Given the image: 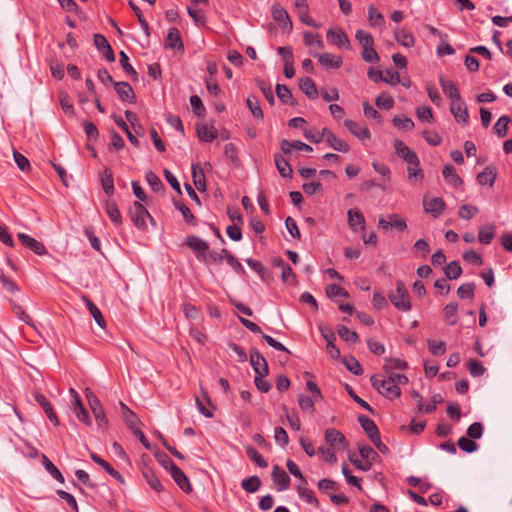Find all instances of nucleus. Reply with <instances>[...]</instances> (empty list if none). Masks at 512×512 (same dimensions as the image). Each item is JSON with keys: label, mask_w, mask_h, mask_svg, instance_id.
<instances>
[{"label": "nucleus", "mask_w": 512, "mask_h": 512, "mask_svg": "<svg viewBox=\"0 0 512 512\" xmlns=\"http://www.w3.org/2000/svg\"><path fill=\"white\" fill-rule=\"evenodd\" d=\"M475 284L465 283L457 289V295L462 299H472L474 297Z\"/></svg>", "instance_id": "0e129e2a"}, {"label": "nucleus", "mask_w": 512, "mask_h": 512, "mask_svg": "<svg viewBox=\"0 0 512 512\" xmlns=\"http://www.w3.org/2000/svg\"><path fill=\"white\" fill-rule=\"evenodd\" d=\"M196 131L199 140L202 142H212L217 137V130L213 126L198 124Z\"/></svg>", "instance_id": "cd10ccee"}, {"label": "nucleus", "mask_w": 512, "mask_h": 512, "mask_svg": "<svg viewBox=\"0 0 512 512\" xmlns=\"http://www.w3.org/2000/svg\"><path fill=\"white\" fill-rule=\"evenodd\" d=\"M368 19L373 27H381L385 23L383 15L374 6L368 8Z\"/></svg>", "instance_id": "3c124183"}, {"label": "nucleus", "mask_w": 512, "mask_h": 512, "mask_svg": "<svg viewBox=\"0 0 512 512\" xmlns=\"http://www.w3.org/2000/svg\"><path fill=\"white\" fill-rule=\"evenodd\" d=\"M271 476L278 491H284L288 489L291 479L289 475L280 466H273Z\"/></svg>", "instance_id": "f8f14e48"}, {"label": "nucleus", "mask_w": 512, "mask_h": 512, "mask_svg": "<svg viewBox=\"0 0 512 512\" xmlns=\"http://www.w3.org/2000/svg\"><path fill=\"white\" fill-rule=\"evenodd\" d=\"M462 274V268L457 261L450 262L445 268V275L448 279H457Z\"/></svg>", "instance_id": "13d9d810"}, {"label": "nucleus", "mask_w": 512, "mask_h": 512, "mask_svg": "<svg viewBox=\"0 0 512 512\" xmlns=\"http://www.w3.org/2000/svg\"><path fill=\"white\" fill-rule=\"evenodd\" d=\"M347 215H348V224L351 229L355 230V227L357 225H360L362 230L365 229V218L359 209H357V208L350 209L348 211Z\"/></svg>", "instance_id": "473e14b6"}, {"label": "nucleus", "mask_w": 512, "mask_h": 512, "mask_svg": "<svg viewBox=\"0 0 512 512\" xmlns=\"http://www.w3.org/2000/svg\"><path fill=\"white\" fill-rule=\"evenodd\" d=\"M313 56L317 58L320 64L327 69H337L340 68L343 64V59L341 56H337L331 53H316Z\"/></svg>", "instance_id": "f3484780"}, {"label": "nucleus", "mask_w": 512, "mask_h": 512, "mask_svg": "<svg viewBox=\"0 0 512 512\" xmlns=\"http://www.w3.org/2000/svg\"><path fill=\"white\" fill-rule=\"evenodd\" d=\"M325 291H326L327 296L330 298L337 297V296H342V297L348 298L350 296L349 293L344 288H342L341 286L336 285V284L327 285L325 288Z\"/></svg>", "instance_id": "338daca9"}, {"label": "nucleus", "mask_w": 512, "mask_h": 512, "mask_svg": "<svg viewBox=\"0 0 512 512\" xmlns=\"http://www.w3.org/2000/svg\"><path fill=\"white\" fill-rule=\"evenodd\" d=\"M42 463L46 471L58 482L64 483L65 479L60 470L48 459L46 455H42Z\"/></svg>", "instance_id": "ea45409f"}, {"label": "nucleus", "mask_w": 512, "mask_h": 512, "mask_svg": "<svg viewBox=\"0 0 512 512\" xmlns=\"http://www.w3.org/2000/svg\"><path fill=\"white\" fill-rule=\"evenodd\" d=\"M295 7L297 9L300 21L308 26L319 28L320 24L315 22L309 15V6L307 0H295Z\"/></svg>", "instance_id": "9d476101"}, {"label": "nucleus", "mask_w": 512, "mask_h": 512, "mask_svg": "<svg viewBox=\"0 0 512 512\" xmlns=\"http://www.w3.org/2000/svg\"><path fill=\"white\" fill-rule=\"evenodd\" d=\"M19 241L23 246L30 249L37 255H44L47 253V250L43 243L36 240L35 238L25 234V233H18L17 235Z\"/></svg>", "instance_id": "1a4fd4ad"}, {"label": "nucleus", "mask_w": 512, "mask_h": 512, "mask_svg": "<svg viewBox=\"0 0 512 512\" xmlns=\"http://www.w3.org/2000/svg\"><path fill=\"white\" fill-rule=\"evenodd\" d=\"M337 333L339 337L346 341L351 343H357L359 342V336L355 331L350 330L347 326L339 325L337 327Z\"/></svg>", "instance_id": "c03bdc74"}, {"label": "nucleus", "mask_w": 512, "mask_h": 512, "mask_svg": "<svg viewBox=\"0 0 512 512\" xmlns=\"http://www.w3.org/2000/svg\"><path fill=\"white\" fill-rule=\"evenodd\" d=\"M274 160L279 174L284 178H291L292 168L289 162L281 154H275Z\"/></svg>", "instance_id": "f704fd0d"}, {"label": "nucleus", "mask_w": 512, "mask_h": 512, "mask_svg": "<svg viewBox=\"0 0 512 512\" xmlns=\"http://www.w3.org/2000/svg\"><path fill=\"white\" fill-rule=\"evenodd\" d=\"M164 47L166 49H173L177 52H184V44L181 38L180 31L177 28H170L166 36Z\"/></svg>", "instance_id": "6e6552de"}, {"label": "nucleus", "mask_w": 512, "mask_h": 512, "mask_svg": "<svg viewBox=\"0 0 512 512\" xmlns=\"http://www.w3.org/2000/svg\"><path fill=\"white\" fill-rule=\"evenodd\" d=\"M145 179L153 191L159 192L160 190L164 189V185L161 179L154 172H147Z\"/></svg>", "instance_id": "bf43d9fd"}, {"label": "nucleus", "mask_w": 512, "mask_h": 512, "mask_svg": "<svg viewBox=\"0 0 512 512\" xmlns=\"http://www.w3.org/2000/svg\"><path fill=\"white\" fill-rule=\"evenodd\" d=\"M423 206L427 213L432 214L434 218H438L444 212L446 205L442 198L435 197L424 199Z\"/></svg>", "instance_id": "2eb2a0df"}, {"label": "nucleus", "mask_w": 512, "mask_h": 512, "mask_svg": "<svg viewBox=\"0 0 512 512\" xmlns=\"http://www.w3.org/2000/svg\"><path fill=\"white\" fill-rule=\"evenodd\" d=\"M185 244L195 252L196 257L201 261L209 250V244L203 239L194 235L187 236L185 239Z\"/></svg>", "instance_id": "423d86ee"}, {"label": "nucleus", "mask_w": 512, "mask_h": 512, "mask_svg": "<svg viewBox=\"0 0 512 512\" xmlns=\"http://www.w3.org/2000/svg\"><path fill=\"white\" fill-rule=\"evenodd\" d=\"M105 210L110 220L117 226L122 224L121 213L113 200H107L105 204Z\"/></svg>", "instance_id": "c9c22d12"}, {"label": "nucleus", "mask_w": 512, "mask_h": 512, "mask_svg": "<svg viewBox=\"0 0 512 512\" xmlns=\"http://www.w3.org/2000/svg\"><path fill=\"white\" fill-rule=\"evenodd\" d=\"M395 40L406 48H411L415 44V39L410 32L404 29H397L394 32Z\"/></svg>", "instance_id": "e433bc0d"}, {"label": "nucleus", "mask_w": 512, "mask_h": 512, "mask_svg": "<svg viewBox=\"0 0 512 512\" xmlns=\"http://www.w3.org/2000/svg\"><path fill=\"white\" fill-rule=\"evenodd\" d=\"M345 127L358 139L364 140L370 138V131L366 126H360L353 120L346 119L344 121Z\"/></svg>", "instance_id": "412c9836"}, {"label": "nucleus", "mask_w": 512, "mask_h": 512, "mask_svg": "<svg viewBox=\"0 0 512 512\" xmlns=\"http://www.w3.org/2000/svg\"><path fill=\"white\" fill-rule=\"evenodd\" d=\"M34 398L36 400V402L42 407V409L44 410V413L46 414L47 418L55 425V426H59L60 425V421H59V418L57 417V414L55 413L51 403L49 402V400L43 395V394H40V393H36L34 395Z\"/></svg>", "instance_id": "4468645a"}, {"label": "nucleus", "mask_w": 512, "mask_h": 512, "mask_svg": "<svg viewBox=\"0 0 512 512\" xmlns=\"http://www.w3.org/2000/svg\"><path fill=\"white\" fill-rule=\"evenodd\" d=\"M91 459L93 460V462L101 466L115 480H117L121 484H124L125 480L123 476L117 470H115L106 460H104L95 453L91 454Z\"/></svg>", "instance_id": "5701e85b"}, {"label": "nucleus", "mask_w": 512, "mask_h": 512, "mask_svg": "<svg viewBox=\"0 0 512 512\" xmlns=\"http://www.w3.org/2000/svg\"><path fill=\"white\" fill-rule=\"evenodd\" d=\"M371 385L385 398L394 400L400 397L401 389L395 385L393 379L386 375L375 374L370 378Z\"/></svg>", "instance_id": "f257e3e1"}, {"label": "nucleus", "mask_w": 512, "mask_h": 512, "mask_svg": "<svg viewBox=\"0 0 512 512\" xmlns=\"http://www.w3.org/2000/svg\"><path fill=\"white\" fill-rule=\"evenodd\" d=\"M174 206L177 210L181 212L187 223H190L192 225L196 224V218L189 209V207H187L184 203L179 201H174Z\"/></svg>", "instance_id": "4d7b16f0"}, {"label": "nucleus", "mask_w": 512, "mask_h": 512, "mask_svg": "<svg viewBox=\"0 0 512 512\" xmlns=\"http://www.w3.org/2000/svg\"><path fill=\"white\" fill-rule=\"evenodd\" d=\"M303 41L307 46L316 45L319 49H322L324 47L323 41L320 38V36L312 32H304Z\"/></svg>", "instance_id": "69168bd1"}, {"label": "nucleus", "mask_w": 512, "mask_h": 512, "mask_svg": "<svg viewBox=\"0 0 512 512\" xmlns=\"http://www.w3.org/2000/svg\"><path fill=\"white\" fill-rule=\"evenodd\" d=\"M119 56H120V60H119L120 65L123 68V70L125 71V73L127 75L131 76L132 78L137 79L138 74H137L136 70L130 65L129 58H128L127 54L124 51H121L119 53Z\"/></svg>", "instance_id": "052dcab7"}, {"label": "nucleus", "mask_w": 512, "mask_h": 512, "mask_svg": "<svg viewBox=\"0 0 512 512\" xmlns=\"http://www.w3.org/2000/svg\"><path fill=\"white\" fill-rule=\"evenodd\" d=\"M246 454L257 466L266 468L268 466L267 461L263 456L252 446L246 447Z\"/></svg>", "instance_id": "8fccbe9b"}, {"label": "nucleus", "mask_w": 512, "mask_h": 512, "mask_svg": "<svg viewBox=\"0 0 512 512\" xmlns=\"http://www.w3.org/2000/svg\"><path fill=\"white\" fill-rule=\"evenodd\" d=\"M170 475L182 491L190 492L192 490L189 479L178 466L173 468Z\"/></svg>", "instance_id": "393cba45"}, {"label": "nucleus", "mask_w": 512, "mask_h": 512, "mask_svg": "<svg viewBox=\"0 0 512 512\" xmlns=\"http://www.w3.org/2000/svg\"><path fill=\"white\" fill-rule=\"evenodd\" d=\"M299 88L309 99H316L318 97L316 84L309 77L299 79Z\"/></svg>", "instance_id": "a878e982"}, {"label": "nucleus", "mask_w": 512, "mask_h": 512, "mask_svg": "<svg viewBox=\"0 0 512 512\" xmlns=\"http://www.w3.org/2000/svg\"><path fill=\"white\" fill-rule=\"evenodd\" d=\"M314 397H309L304 394H300L298 396V405L302 411L309 412L310 414H313L315 412V402Z\"/></svg>", "instance_id": "09e8293b"}, {"label": "nucleus", "mask_w": 512, "mask_h": 512, "mask_svg": "<svg viewBox=\"0 0 512 512\" xmlns=\"http://www.w3.org/2000/svg\"><path fill=\"white\" fill-rule=\"evenodd\" d=\"M241 486L246 492L254 493L259 490L261 486V480L258 476L253 475L242 480Z\"/></svg>", "instance_id": "de8ad7c7"}, {"label": "nucleus", "mask_w": 512, "mask_h": 512, "mask_svg": "<svg viewBox=\"0 0 512 512\" xmlns=\"http://www.w3.org/2000/svg\"><path fill=\"white\" fill-rule=\"evenodd\" d=\"M393 146L397 156L402 158L407 164L413 161L415 162L416 158H418L417 154L412 151L402 140L395 139Z\"/></svg>", "instance_id": "a211bd4d"}, {"label": "nucleus", "mask_w": 512, "mask_h": 512, "mask_svg": "<svg viewBox=\"0 0 512 512\" xmlns=\"http://www.w3.org/2000/svg\"><path fill=\"white\" fill-rule=\"evenodd\" d=\"M389 220H385L384 218H379L378 226L384 231H388L392 228H395L398 231H404L407 228V224L405 219L401 218L398 214H390L388 216Z\"/></svg>", "instance_id": "0eeeda50"}, {"label": "nucleus", "mask_w": 512, "mask_h": 512, "mask_svg": "<svg viewBox=\"0 0 512 512\" xmlns=\"http://www.w3.org/2000/svg\"><path fill=\"white\" fill-rule=\"evenodd\" d=\"M375 104L380 109L390 110L394 106V99L390 95L383 93L376 98Z\"/></svg>", "instance_id": "774afa93"}, {"label": "nucleus", "mask_w": 512, "mask_h": 512, "mask_svg": "<svg viewBox=\"0 0 512 512\" xmlns=\"http://www.w3.org/2000/svg\"><path fill=\"white\" fill-rule=\"evenodd\" d=\"M439 82L444 94L448 96L451 101L461 98L459 89L454 82L443 77H440Z\"/></svg>", "instance_id": "bb28decb"}, {"label": "nucleus", "mask_w": 512, "mask_h": 512, "mask_svg": "<svg viewBox=\"0 0 512 512\" xmlns=\"http://www.w3.org/2000/svg\"><path fill=\"white\" fill-rule=\"evenodd\" d=\"M246 103L253 117L258 120H263L264 114L260 107L258 99L255 96H249L246 100Z\"/></svg>", "instance_id": "49530a36"}, {"label": "nucleus", "mask_w": 512, "mask_h": 512, "mask_svg": "<svg viewBox=\"0 0 512 512\" xmlns=\"http://www.w3.org/2000/svg\"><path fill=\"white\" fill-rule=\"evenodd\" d=\"M299 496L304 499L307 503L313 504L316 507L319 506V501L315 497L314 492L306 487V484L302 483L297 486Z\"/></svg>", "instance_id": "79ce46f5"}, {"label": "nucleus", "mask_w": 512, "mask_h": 512, "mask_svg": "<svg viewBox=\"0 0 512 512\" xmlns=\"http://www.w3.org/2000/svg\"><path fill=\"white\" fill-rule=\"evenodd\" d=\"M408 180L414 182H422L424 179L423 170L420 167V160L416 158L415 162L408 163L407 166Z\"/></svg>", "instance_id": "c756f323"}, {"label": "nucleus", "mask_w": 512, "mask_h": 512, "mask_svg": "<svg viewBox=\"0 0 512 512\" xmlns=\"http://www.w3.org/2000/svg\"><path fill=\"white\" fill-rule=\"evenodd\" d=\"M114 88L122 101L134 103L136 100L133 88L128 82H115Z\"/></svg>", "instance_id": "6ab92c4d"}, {"label": "nucleus", "mask_w": 512, "mask_h": 512, "mask_svg": "<svg viewBox=\"0 0 512 512\" xmlns=\"http://www.w3.org/2000/svg\"><path fill=\"white\" fill-rule=\"evenodd\" d=\"M497 177V170L494 166L489 165L485 169L478 173L477 182L480 185H489L492 187Z\"/></svg>", "instance_id": "b1692460"}, {"label": "nucleus", "mask_w": 512, "mask_h": 512, "mask_svg": "<svg viewBox=\"0 0 512 512\" xmlns=\"http://www.w3.org/2000/svg\"><path fill=\"white\" fill-rule=\"evenodd\" d=\"M458 305L456 303H449L444 308V317L449 325L457 323Z\"/></svg>", "instance_id": "5fc2aeb1"}, {"label": "nucleus", "mask_w": 512, "mask_h": 512, "mask_svg": "<svg viewBox=\"0 0 512 512\" xmlns=\"http://www.w3.org/2000/svg\"><path fill=\"white\" fill-rule=\"evenodd\" d=\"M392 122L400 130L410 131L414 128V122L407 117L395 116Z\"/></svg>", "instance_id": "680f3d73"}, {"label": "nucleus", "mask_w": 512, "mask_h": 512, "mask_svg": "<svg viewBox=\"0 0 512 512\" xmlns=\"http://www.w3.org/2000/svg\"><path fill=\"white\" fill-rule=\"evenodd\" d=\"M383 371L387 377L392 378L395 385H407L408 384V378L404 374L395 373L393 370V367H391L389 364L383 365Z\"/></svg>", "instance_id": "a19ab883"}, {"label": "nucleus", "mask_w": 512, "mask_h": 512, "mask_svg": "<svg viewBox=\"0 0 512 512\" xmlns=\"http://www.w3.org/2000/svg\"><path fill=\"white\" fill-rule=\"evenodd\" d=\"M250 362L251 365L256 373V375L260 376H266L268 375L269 368L268 363L266 359L263 357V355L256 349L251 348L250 349Z\"/></svg>", "instance_id": "39448f33"}, {"label": "nucleus", "mask_w": 512, "mask_h": 512, "mask_svg": "<svg viewBox=\"0 0 512 512\" xmlns=\"http://www.w3.org/2000/svg\"><path fill=\"white\" fill-rule=\"evenodd\" d=\"M325 441L336 450H345L348 447V442L344 434L335 428H328L325 430Z\"/></svg>", "instance_id": "20e7f679"}, {"label": "nucleus", "mask_w": 512, "mask_h": 512, "mask_svg": "<svg viewBox=\"0 0 512 512\" xmlns=\"http://www.w3.org/2000/svg\"><path fill=\"white\" fill-rule=\"evenodd\" d=\"M280 147L284 154H290L292 150L306 151V152H311L313 150L310 145H308L300 140H295L293 142H290V141L284 139L281 141Z\"/></svg>", "instance_id": "4be33fe9"}, {"label": "nucleus", "mask_w": 512, "mask_h": 512, "mask_svg": "<svg viewBox=\"0 0 512 512\" xmlns=\"http://www.w3.org/2000/svg\"><path fill=\"white\" fill-rule=\"evenodd\" d=\"M327 39L339 48L349 49L350 41L346 33L341 29H329L327 31Z\"/></svg>", "instance_id": "dca6fc26"}, {"label": "nucleus", "mask_w": 512, "mask_h": 512, "mask_svg": "<svg viewBox=\"0 0 512 512\" xmlns=\"http://www.w3.org/2000/svg\"><path fill=\"white\" fill-rule=\"evenodd\" d=\"M442 174L445 180L450 182L455 187L463 184L462 179L456 173V169L451 164H447L444 166Z\"/></svg>", "instance_id": "4c0bfd02"}, {"label": "nucleus", "mask_w": 512, "mask_h": 512, "mask_svg": "<svg viewBox=\"0 0 512 512\" xmlns=\"http://www.w3.org/2000/svg\"><path fill=\"white\" fill-rule=\"evenodd\" d=\"M83 301L85 302L90 314L93 316L95 322L101 327L105 328L106 321L99 310V308L91 301L88 297H83Z\"/></svg>", "instance_id": "72a5a7b5"}, {"label": "nucleus", "mask_w": 512, "mask_h": 512, "mask_svg": "<svg viewBox=\"0 0 512 512\" xmlns=\"http://www.w3.org/2000/svg\"><path fill=\"white\" fill-rule=\"evenodd\" d=\"M276 94H277V97L279 98V100L283 104H288V105H292V106L296 104V101L293 98L292 93L287 86L282 85V84H277L276 85Z\"/></svg>", "instance_id": "58836bf2"}, {"label": "nucleus", "mask_w": 512, "mask_h": 512, "mask_svg": "<svg viewBox=\"0 0 512 512\" xmlns=\"http://www.w3.org/2000/svg\"><path fill=\"white\" fill-rule=\"evenodd\" d=\"M327 143L329 146L339 152H348L350 147L347 142L337 138L334 134H329V139H327Z\"/></svg>", "instance_id": "603ef678"}, {"label": "nucleus", "mask_w": 512, "mask_h": 512, "mask_svg": "<svg viewBox=\"0 0 512 512\" xmlns=\"http://www.w3.org/2000/svg\"><path fill=\"white\" fill-rule=\"evenodd\" d=\"M358 421L367 436L372 433L375 434L376 431L378 430L375 422L372 419L368 418L367 416H364V415L359 416Z\"/></svg>", "instance_id": "e2e57ef3"}, {"label": "nucleus", "mask_w": 512, "mask_h": 512, "mask_svg": "<svg viewBox=\"0 0 512 512\" xmlns=\"http://www.w3.org/2000/svg\"><path fill=\"white\" fill-rule=\"evenodd\" d=\"M358 450L363 460L370 462L371 465L378 458V454L375 452V450L368 445L359 444Z\"/></svg>", "instance_id": "864d4df0"}, {"label": "nucleus", "mask_w": 512, "mask_h": 512, "mask_svg": "<svg viewBox=\"0 0 512 512\" xmlns=\"http://www.w3.org/2000/svg\"><path fill=\"white\" fill-rule=\"evenodd\" d=\"M100 181L104 192L107 195H112L114 193V180L113 173L109 168H105L100 173Z\"/></svg>", "instance_id": "7c9ffc66"}, {"label": "nucleus", "mask_w": 512, "mask_h": 512, "mask_svg": "<svg viewBox=\"0 0 512 512\" xmlns=\"http://www.w3.org/2000/svg\"><path fill=\"white\" fill-rule=\"evenodd\" d=\"M495 226L493 224H486L479 228L478 239L479 242L488 245L495 237Z\"/></svg>", "instance_id": "2f4dec72"}, {"label": "nucleus", "mask_w": 512, "mask_h": 512, "mask_svg": "<svg viewBox=\"0 0 512 512\" xmlns=\"http://www.w3.org/2000/svg\"><path fill=\"white\" fill-rule=\"evenodd\" d=\"M121 407L123 409V413H124V419H125V422L127 424V426L129 427V429L134 432V430H138V418L137 416L123 403L121 402Z\"/></svg>", "instance_id": "37998d69"}, {"label": "nucleus", "mask_w": 512, "mask_h": 512, "mask_svg": "<svg viewBox=\"0 0 512 512\" xmlns=\"http://www.w3.org/2000/svg\"><path fill=\"white\" fill-rule=\"evenodd\" d=\"M273 19L282 25L285 30H292L293 24L288 12L281 6H274L272 9Z\"/></svg>", "instance_id": "aec40b11"}, {"label": "nucleus", "mask_w": 512, "mask_h": 512, "mask_svg": "<svg viewBox=\"0 0 512 512\" xmlns=\"http://www.w3.org/2000/svg\"><path fill=\"white\" fill-rule=\"evenodd\" d=\"M142 476L147 482V484L150 486L152 490H154L157 493H161L164 490V487L159 480L158 476L156 475L155 471L152 467L149 465H143L141 468Z\"/></svg>", "instance_id": "9b49d317"}, {"label": "nucleus", "mask_w": 512, "mask_h": 512, "mask_svg": "<svg viewBox=\"0 0 512 512\" xmlns=\"http://www.w3.org/2000/svg\"><path fill=\"white\" fill-rule=\"evenodd\" d=\"M343 364L345 365L346 369L353 373L354 375L359 376L363 374V368L356 358H345L343 360Z\"/></svg>", "instance_id": "6e6d98bb"}, {"label": "nucleus", "mask_w": 512, "mask_h": 512, "mask_svg": "<svg viewBox=\"0 0 512 512\" xmlns=\"http://www.w3.org/2000/svg\"><path fill=\"white\" fill-rule=\"evenodd\" d=\"M388 298L394 307L400 311L407 312L412 308L408 290L400 280L396 282V289L389 291Z\"/></svg>", "instance_id": "f03ea898"}, {"label": "nucleus", "mask_w": 512, "mask_h": 512, "mask_svg": "<svg viewBox=\"0 0 512 512\" xmlns=\"http://www.w3.org/2000/svg\"><path fill=\"white\" fill-rule=\"evenodd\" d=\"M128 214L131 221L138 229H146V218H149L151 221H153V218L149 214L148 210L138 201H135L129 207Z\"/></svg>", "instance_id": "7ed1b4c3"}, {"label": "nucleus", "mask_w": 512, "mask_h": 512, "mask_svg": "<svg viewBox=\"0 0 512 512\" xmlns=\"http://www.w3.org/2000/svg\"><path fill=\"white\" fill-rule=\"evenodd\" d=\"M450 111L457 122H462L464 124L468 123L469 115L466 104L462 98L451 101Z\"/></svg>", "instance_id": "ddd939ff"}, {"label": "nucleus", "mask_w": 512, "mask_h": 512, "mask_svg": "<svg viewBox=\"0 0 512 512\" xmlns=\"http://www.w3.org/2000/svg\"><path fill=\"white\" fill-rule=\"evenodd\" d=\"M192 179L195 187L199 191H205L206 189V179L203 168L199 163L192 165Z\"/></svg>", "instance_id": "c85d7f7f"}, {"label": "nucleus", "mask_w": 512, "mask_h": 512, "mask_svg": "<svg viewBox=\"0 0 512 512\" xmlns=\"http://www.w3.org/2000/svg\"><path fill=\"white\" fill-rule=\"evenodd\" d=\"M510 122V118L506 115L501 116L498 121L495 123L493 130L494 133L499 137L503 138L508 133V124Z\"/></svg>", "instance_id": "a18cd8bd"}]
</instances>
